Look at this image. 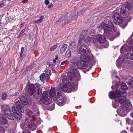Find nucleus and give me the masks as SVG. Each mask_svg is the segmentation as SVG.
<instances>
[{"label": "nucleus", "instance_id": "nucleus-1", "mask_svg": "<svg viewBox=\"0 0 133 133\" xmlns=\"http://www.w3.org/2000/svg\"><path fill=\"white\" fill-rule=\"evenodd\" d=\"M2 110L3 114L9 119L13 120L16 118L18 120L21 118V112L23 113L24 111V108L21 105L20 102H18L16 103V106L12 108V113L11 112L9 107L6 105H4L1 107Z\"/></svg>", "mask_w": 133, "mask_h": 133}, {"label": "nucleus", "instance_id": "nucleus-2", "mask_svg": "<svg viewBox=\"0 0 133 133\" xmlns=\"http://www.w3.org/2000/svg\"><path fill=\"white\" fill-rule=\"evenodd\" d=\"M49 93L51 98H52L55 101H57L59 105L63 104L64 102V99L61 95V91L59 90H56L54 88H51ZM52 100L51 98H49L47 92H46L43 93L39 101L41 104H48Z\"/></svg>", "mask_w": 133, "mask_h": 133}, {"label": "nucleus", "instance_id": "nucleus-3", "mask_svg": "<svg viewBox=\"0 0 133 133\" xmlns=\"http://www.w3.org/2000/svg\"><path fill=\"white\" fill-rule=\"evenodd\" d=\"M131 6L129 3H124L122 4L121 8V16L117 12H115L113 15L112 18L114 23L116 24L121 23L122 20L121 16L123 18H126L128 17L129 15V11L130 10Z\"/></svg>", "mask_w": 133, "mask_h": 133}, {"label": "nucleus", "instance_id": "nucleus-4", "mask_svg": "<svg viewBox=\"0 0 133 133\" xmlns=\"http://www.w3.org/2000/svg\"><path fill=\"white\" fill-rule=\"evenodd\" d=\"M119 96H118L116 98L117 101L120 104L123 103L120 108L117 110V111L119 116L124 117L132 108V106L129 101L127 100L125 101V96H122L119 97Z\"/></svg>", "mask_w": 133, "mask_h": 133}, {"label": "nucleus", "instance_id": "nucleus-5", "mask_svg": "<svg viewBox=\"0 0 133 133\" xmlns=\"http://www.w3.org/2000/svg\"><path fill=\"white\" fill-rule=\"evenodd\" d=\"M87 32V31L85 30L81 33L78 42H95L96 41L98 42H105L106 41L105 37L101 35H97L96 36L92 35L85 38V36Z\"/></svg>", "mask_w": 133, "mask_h": 133}, {"label": "nucleus", "instance_id": "nucleus-6", "mask_svg": "<svg viewBox=\"0 0 133 133\" xmlns=\"http://www.w3.org/2000/svg\"><path fill=\"white\" fill-rule=\"evenodd\" d=\"M42 87L41 85L37 84L35 87L34 84H31L26 86L25 90L30 95L34 94V96L36 95V98L38 99L42 93Z\"/></svg>", "mask_w": 133, "mask_h": 133}, {"label": "nucleus", "instance_id": "nucleus-7", "mask_svg": "<svg viewBox=\"0 0 133 133\" xmlns=\"http://www.w3.org/2000/svg\"><path fill=\"white\" fill-rule=\"evenodd\" d=\"M97 28L99 31L103 29L104 31L105 36H108L110 34V32H114L116 28L114 27L112 23L111 22L102 23L100 25L97 27Z\"/></svg>", "mask_w": 133, "mask_h": 133}, {"label": "nucleus", "instance_id": "nucleus-8", "mask_svg": "<svg viewBox=\"0 0 133 133\" xmlns=\"http://www.w3.org/2000/svg\"><path fill=\"white\" fill-rule=\"evenodd\" d=\"M90 59V57L88 56L81 55L79 59H74L72 63L76 65L78 68L81 69H85L87 67L86 62Z\"/></svg>", "mask_w": 133, "mask_h": 133}, {"label": "nucleus", "instance_id": "nucleus-9", "mask_svg": "<svg viewBox=\"0 0 133 133\" xmlns=\"http://www.w3.org/2000/svg\"><path fill=\"white\" fill-rule=\"evenodd\" d=\"M131 48V47L128 45H124L121 47L120 51L122 52V50H124L125 53H127L125 54L127 55V58L133 60V50H131L130 49Z\"/></svg>", "mask_w": 133, "mask_h": 133}, {"label": "nucleus", "instance_id": "nucleus-10", "mask_svg": "<svg viewBox=\"0 0 133 133\" xmlns=\"http://www.w3.org/2000/svg\"><path fill=\"white\" fill-rule=\"evenodd\" d=\"M65 79L63 80L62 77V80H63V83L64 84L63 87L62 88V89L65 92H70L71 91H73L74 88L75 86L73 83H71L70 84V86H68V84H69L68 81L66 78V77H65Z\"/></svg>", "mask_w": 133, "mask_h": 133}, {"label": "nucleus", "instance_id": "nucleus-11", "mask_svg": "<svg viewBox=\"0 0 133 133\" xmlns=\"http://www.w3.org/2000/svg\"><path fill=\"white\" fill-rule=\"evenodd\" d=\"M89 51L87 47L85 45H81L79 48L78 50V53L81 55L86 56Z\"/></svg>", "mask_w": 133, "mask_h": 133}, {"label": "nucleus", "instance_id": "nucleus-12", "mask_svg": "<svg viewBox=\"0 0 133 133\" xmlns=\"http://www.w3.org/2000/svg\"><path fill=\"white\" fill-rule=\"evenodd\" d=\"M51 75V71L50 70L47 71L45 73L42 74L40 76V79L43 81L45 79H47Z\"/></svg>", "mask_w": 133, "mask_h": 133}, {"label": "nucleus", "instance_id": "nucleus-13", "mask_svg": "<svg viewBox=\"0 0 133 133\" xmlns=\"http://www.w3.org/2000/svg\"><path fill=\"white\" fill-rule=\"evenodd\" d=\"M72 72L73 73L71 72H69L68 74V78L71 80H72L76 75L78 73V70L76 69H73L72 70Z\"/></svg>", "mask_w": 133, "mask_h": 133}, {"label": "nucleus", "instance_id": "nucleus-14", "mask_svg": "<svg viewBox=\"0 0 133 133\" xmlns=\"http://www.w3.org/2000/svg\"><path fill=\"white\" fill-rule=\"evenodd\" d=\"M124 60V57L123 56H120L116 61V64L117 66L120 68L123 64V61Z\"/></svg>", "mask_w": 133, "mask_h": 133}, {"label": "nucleus", "instance_id": "nucleus-15", "mask_svg": "<svg viewBox=\"0 0 133 133\" xmlns=\"http://www.w3.org/2000/svg\"><path fill=\"white\" fill-rule=\"evenodd\" d=\"M120 93L118 90H116V92H110L109 94V96L110 98L113 99L118 96L120 95Z\"/></svg>", "mask_w": 133, "mask_h": 133}, {"label": "nucleus", "instance_id": "nucleus-16", "mask_svg": "<svg viewBox=\"0 0 133 133\" xmlns=\"http://www.w3.org/2000/svg\"><path fill=\"white\" fill-rule=\"evenodd\" d=\"M127 88L126 84L124 83H122L121 84V88L118 90L119 91L120 94L125 93L126 91L124 90L127 89Z\"/></svg>", "mask_w": 133, "mask_h": 133}, {"label": "nucleus", "instance_id": "nucleus-17", "mask_svg": "<svg viewBox=\"0 0 133 133\" xmlns=\"http://www.w3.org/2000/svg\"><path fill=\"white\" fill-rule=\"evenodd\" d=\"M8 123V121L2 114L0 115V124H6Z\"/></svg>", "mask_w": 133, "mask_h": 133}, {"label": "nucleus", "instance_id": "nucleus-18", "mask_svg": "<svg viewBox=\"0 0 133 133\" xmlns=\"http://www.w3.org/2000/svg\"><path fill=\"white\" fill-rule=\"evenodd\" d=\"M20 100L23 105H25L28 103V99L24 97H22L20 98Z\"/></svg>", "mask_w": 133, "mask_h": 133}, {"label": "nucleus", "instance_id": "nucleus-19", "mask_svg": "<svg viewBox=\"0 0 133 133\" xmlns=\"http://www.w3.org/2000/svg\"><path fill=\"white\" fill-rule=\"evenodd\" d=\"M28 127L30 129H31L32 130H34L36 128V126L35 125L32 121H31L29 123Z\"/></svg>", "mask_w": 133, "mask_h": 133}, {"label": "nucleus", "instance_id": "nucleus-20", "mask_svg": "<svg viewBox=\"0 0 133 133\" xmlns=\"http://www.w3.org/2000/svg\"><path fill=\"white\" fill-rule=\"evenodd\" d=\"M67 47V45L65 44H64L62 47L60 49V52L61 54H62L65 51L66 48Z\"/></svg>", "mask_w": 133, "mask_h": 133}, {"label": "nucleus", "instance_id": "nucleus-21", "mask_svg": "<svg viewBox=\"0 0 133 133\" xmlns=\"http://www.w3.org/2000/svg\"><path fill=\"white\" fill-rule=\"evenodd\" d=\"M119 105V103L117 101V99H116L115 101L112 103L113 107L114 108H116Z\"/></svg>", "mask_w": 133, "mask_h": 133}, {"label": "nucleus", "instance_id": "nucleus-22", "mask_svg": "<svg viewBox=\"0 0 133 133\" xmlns=\"http://www.w3.org/2000/svg\"><path fill=\"white\" fill-rule=\"evenodd\" d=\"M44 18V17L43 16H40L39 19L35 21L34 22L37 23H41Z\"/></svg>", "mask_w": 133, "mask_h": 133}, {"label": "nucleus", "instance_id": "nucleus-23", "mask_svg": "<svg viewBox=\"0 0 133 133\" xmlns=\"http://www.w3.org/2000/svg\"><path fill=\"white\" fill-rule=\"evenodd\" d=\"M71 54V51L69 50L66 52L65 56L66 57H69L70 56Z\"/></svg>", "mask_w": 133, "mask_h": 133}, {"label": "nucleus", "instance_id": "nucleus-24", "mask_svg": "<svg viewBox=\"0 0 133 133\" xmlns=\"http://www.w3.org/2000/svg\"><path fill=\"white\" fill-rule=\"evenodd\" d=\"M128 85L129 87V88L130 89L133 87V81H130L128 83Z\"/></svg>", "mask_w": 133, "mask_h": 133}, {"label": "nucleus", "instance_id": "nucleus-25", "mask_svg": "<svg viewBox=\"0 0 133 133\" xmlns=\"http://www.w3.org/2000/svg\"><path fill=\"white\" fill-rule=\"evenodd\" d=\"M26 113L27 115L28 116H31L33 113L29 109H28L26 110Z\"/></svg>", "mask_w": 133, "mask_h": 133}, {"label": "nucleus", "instance_id": "nucleus-26", "mask_svg": "<svg viewBox=\"0 0 133 133\" xmlns=\"http://www.w3.org/2000/svg\"><path fill=\"white\" fill-rule=\"evenodd\" d=\"M25 29H23L21 32L20 34H19L18 36V38H20L21 37H22L24 35V33L25 31Z\"/></svg>", "mask_w": 133, "mask_h": 133}, {"label": "nucleus", "instance_id": "nucleus-27", "mask_svg": "<svg viewBox=\"0 0 133 133\" xmlns=\"http://www.w3.org/2000/svg\"><path fill=\"white\" fill-rule=\"evenodd\" d=\"M6 1H5L4 2H1L0 3V7H3L4 6H5L7 5V4L6 3Z\"/></svg>", "mask_w": 133, "mask_h": 133}, {"label": "nucleus", "instance_id": "nucleus-28", "mask_svg": "<svg viewBox=\"0 0 133 133\" xmlns=\"http://www.w3.org/2000/svg\"><path fill=\"white\" fill-rule=\"evenodd\" d=\"M7 95L5 93H3L2 94V97L1 99L3 100H4L6 99Z\"/></svg>", "mask_w": 133, "mask_h": 133}, {"label": "nucleus", "instance_id": "nucleus-29", "mask_svg": "<svg viewBox=\"0 0 133 133\" xmlns=\"http://www.w3.org/2000/svg\"><path fill=\"white\" fill-rule=\"evenodd\" d=\"M57 47V45H55L52 46L50 49V51H52L55 49Z\"/></svg>", "mask_w": 133, "mask_h": 133}, {"label": "nucleus", "instance_id": "nucleus-30", "mask_svg": "<svg viewBox=\"0 0 133 133\" xmlns=\"http://www.w3.org/2000/svg\"><path fill=\"white\" fill-rule=\"evenodd\" d=\"M24 50V47H22L21 49V54L20 55V57H22V54Z\"/></svg>", "mask_w": 133, "mask_h": 133}, {"label": "nucleus", "instance_id": "nucleus-31", "mask_svg": "<svg viewBox=\"0 0 133 133\" xmlns=\"http://www.w3.org/2000/svg\"><path fill=\"white\" fill-rule=\"evenodd\" d=\"M126 121L127 123L128 124H129L130 123V120L129 118H127L126 119Z\"/></svg>", "mask_w": 133, "mask_h": 133}, {"label": "nucleus", "instance_id": "nucleus-32", "mask_svg": "<svg viewBox=\"0 0 133 133\" xmlns=\"http://www.w3.org/2000/svg\"><path fill=\"white\" fill-rule=\"evenodd\" d=\"M5 130V129L4 128L0 127V131L2 132H3Z\"/></svg>", "mask_w": 133, "mask_h": 133}, {"label": "nucleus", "instance_id": "nucleus-33", "mask_svg": "<svg viewBox=\"0 0 133 133\" xmlns=\"http://www.w3.org/2000/svg\"><path fill=\"white\" fill-rule=\"evenodd\" d=\"M45 3L46 5H48L49 4L50 2L48 0H46L45 1Z\"/></svg>", "mask_w": 133, "mask_h": 133}, {"label": "nucleus", "instance_id": "nucleus-34", "mask_svg": "<svg viewBox=\"0 0 133 133\" xmlns=\"http://www.w3.org/2000/svg\"><path fill=\"white\" fill-rule=\"evenodd\" d=\"M28 0H23L22 1V3H27L28 2Z\"/></svg>", "mask_w": 133, "mask_h": 133}, {"label": "nucleus", "instance_id": "nucleus-35", "mask_svg": "<svg viewBox=\"0 0 133 133\" xmlns=\"http://www.w3.org/2000/svg\"><path fill=\"white\" fill-rule=\"evenodd\" d=\"M66 61H63L61 63V65H64L66 63Z\"/></svg>", "mask_w": 133, "mask_h": 133}, {"label": "nucleus", "instance_id": "nucleus-36", "mask_svg": "<svg viewBox=\"0 0 133 133\" xmlns=\"http://www.w3.org/2000/svg\"><path fill=\"white\" fill-rule=\"evenodd\" d=\"M52 6V4H50L48 6V8H51V7Z\"/></svg>", "mask_w": 133, "mask_h": 133}, {"label": "nucleus", "instance_id": "nucleus-37", "mask_svg": "<svg viewBox=\"0 0 133 133\" xmlns=\"http://www.w3.org/2000/svg\"><path fill=\"white\" fill-rule=\"evenodd\" d=\"M130 115L131 117L133 118V111L130 113Z\"/></svg>", "mask_w": 133, "mask_h": 133}, {"label": "nucleus", "instance_id": "nucleus-38", "mask_svg": "<svg viewBox=\"0 0 133 133\" xmlns=\"http://www.w3.org/2000/svg\"><path fill=\"white\" fill-rule=\"evenodd\" d=\"M120 133H127L126 131L124 130L122 131Z\"/></svg>", "mask_w": 133, "mask_h": 133}, {"label": "nucleus", "instance_id": "nucleus-39", "mask_svg": "<svg viewBox=\"0 0 133 133\" xmlns=\"http://www.w3.org/2000/svg\"><path fill=\"white\" fill-rule=\"evenodd\" d=\"M63 22H64V25H65L66 24L65 20H63Z\"/></svg>", "mask_w": 133, "mask_h": 133}, {"label": "nucleus", "instance_id": "nucleus-40", "mask_svg": "<svg viewBox=\"0 0 133 133\" xmlns=\"http://www.w3.org/2000/svg\"><path fill=\"white\" fill-rule=\"evenodd\" d=\"M23 25V24H21L19 25L20 27H22V26Z\"/></svg>", "mask_w": 133, "mask_h": 133}, {"label": "nucleus", "instance_id": "nucleus-41", "mask_svg": "<svg viewBox=\"0 0 133 133\" xmlns=\"http://www.w3.org/2000/svg\"><path fill=\"white\" fill-rule=\"evenodd\" d=\"M127 25V24L126 23L125 24V26H122V28H124Z\"/></svg>", "mask_w": 133, "mask_h": 133}, {"label": "nucleus", "instance_id": "nucleus-42", "mask_svg": "<svg viewBox=\"0 0 133 133\" xmlns=\"http://www.w3.org/2000/svg\"><path fill=\"white\" fill-rule=\"evenodd\" d=\"M58 59V56H56L55 59L56 60H57Z\"/></svg>", "mask_w": 133, "mask_h": 133}, {"label": "nucleus", "instance_id": "nucleus-43", "mask_svg": "<svg viewBox=\"0 0 133 133\" xmlns=\"http://www.w3.org/2000/svg\"><path fill=\"white\" fill-rule=\"evenodd\" d=\"M53 62H54V63H55L56 62V61L55 59H53Z\"/></svg>", "mask_w": 133, "mask_h": 133}, {"label": "nucleus", "instance_id": "nucleus-44", "mask_svg": "<svg viewBox=\"0 0 133 133\" xmlns=\"http://www.w3.org/2000/svg\"><path fill=\"white\" fill-rule=\"evenodd\" d=\"M70 22V21H67L66 22V23L67 24H68Z\"/></svg>", "mask_w": 133, "mask_h": 133}, {"label": "nucleus", "instance_id": "nucleus-45", "mask_svg": "<svg viewBox=\"0 0 133 133\" xmlns=\"http://www.w3.org/2000/svg\"><path fill=\"white\" fill-rule=\"evenodd\" d=\"M8 38L9 39V37H8L6 38H5L4 39H8Z\"/></svg>", "mask_w": 133, "mask_h": 133}, {"label": "nucleus", "instance_id": "nucleus-46", "mask_svg": "<svg viewBox=\"0 0 133 133\" xmlns=\"http://www.w3.org/2000/svg\"><path fill=\"white\" fill-rule=\"evenodd\" d=\"M27 122V120H26V121H25V123H26Z\"/></svg>", "mask_w": 133, "mask_h": 133}, {"label": "nucleus", "instance_id": "nucleus-47", "mask_svg": "<svg viewBox=\"0 0 133 133\" xmlns=\"http://www.w3.org/2000/svg\"><path fill=\"white\" fill-rule=\"evenodd\" d=\"M133 44V42H131V44Z\"/></svg>", "mask_w": 133, "mask_h": 133}, {"label": "nucleus", "instance_id": "nucleus-48", "mask_svg": "<svg viewBox=\"0 0 133 133\" xmlns=\"http://www.w3.org/2000/svg\"><path fill=\"white\" fill-rule=\"evenodd\" d=\"M1 23L0 22V26L1 25Z\"/></svg>", "mask_w": 133, "mask_h": 133}, {"label": "nucleus", "instance_id": "nucleus-49", "mask_svg": "<svg viewBox=\"0 0 133 133\" xmlns=\"http://www.w3.org/2000/svg\"><path fill=\"white\" fill-rule=\"evenodd\" d=\"M101 43H104V42H100Z\"/></svg>", "mask_w": 133, "mask_h": 133}, {"label": "nucleus", "instance_id": "nucleus-50", "mask_svg": "<svg viewBox=\"0 0 133 133\" xmlns=\"http://www.w3.org/2000/svg\"><path fill=\"white\" fill-rule=\"evenodd\" d=\"M75 18H73L72 19L73 20H74L75 19Z\"/></svg>", "mask_w": 133, "mask_h": 133}, {"label": "nucleus", "instance_id": "nucleus-51", "mask_svg": "<svg viewBox=\"0 0 133 133\" xmlns=\"http://www.w3.org/2000/svg\"><path fill=\"white\" fill-rule=\"evenodd\" d=\"M110 41H112V40H110Z\"/></svg>", "mask_w": 133, "mask_h": 133}, {"label": "nucleus", "instance_id": "nucleus-52", "mask_svg": "<svg viewBox=\"0 0 133 133\" xmlns=\"http://www.w3.org/2000/svg\"><path fill=\"white\" fill-rule=\"evenodd\" d=\"M75 16H75H76V15L75 16Z\"/></svg>", "mask_w": 133, "mask_h": 133}, {"label": "nucleus", "instance_id": "nucleus-53", "mask_svg": "<svg viewBox=\"0 0 133 133\" xmlns=\"http://www.w3.org/2000/svg\"><path fill=\"white\" fill-rule=\"evenodd\" d=\"M57 22H56V23H57Z\"/></svg>", "mask_w": 133, "mask_h": 133}]
</instances>
